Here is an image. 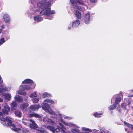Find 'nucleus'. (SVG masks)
I'll return each mask as SVG.
<instances>
[{
    "label": "nucleus",
    "mask_w": 133,
    "mask_h": 133,
    "mask_svg": "<svg viewBox=\"0 0 133 133\" xmlns=\"http://www.w3.org/2000/svg\"><path fill=\"white\" fill-rule=\"evenodd\" d=\"M60 124L61 126H57L56 128L53 126H47V128L51 131L53 133L58 132L61 131L64 133H66L65 131V128L63 127L61 124Z\"/></svg>",
    "instance_id": "obj_2"
},
{
    "label": "nucleus",
    "mask_w": 133,
    "mask_h": 133,
    "mask_svg": "<svg viewBox=\"0 0 133 133\" xmlns=\"http://www.w3.org/2000/svg\"><path fill=\"white\" fill-rule=\"evenodd\" d=\"M76 15L78 19H80L81 17V13L78 11L77 10L76 11Z\"/></svg>",
    "instance_id": "obj_23"
},
{
    "label": "nucleus",
    "mask_w": 133,
    "mask_h": 133,
    "mask_svg": "<svg viewBox=\"0 0 133 133\" xmlns=\"http://www.w3.org/2000/svg\"><path fill=\"white\" fill-rule=\"evenodd\" d=\"M11 105V110H15L17 108V105L15 102H12Z\"/></svg>",
    "instance_id": "obj_14"
},
{
    "label": "nucleus",
    "mask_w": 133,
    "mask_h": 133,
    "mask_svg": "<svg viewBox=\"0 0 133 133\" xmlns=\"http://www.w3.org/2000/svg\"><path fill=\"white\" fill-rule=\"evenodd\" d=\"M8 106H4V108L2 110V113L4 114L7 115L8 114Z\"/></svg>",
    "instance_id": "obj_13"
},
{
    "label": "nucleus",
    "mask_w": 133,
    "mask_h": 133,
    "mask_svg": "<svg viewBox=\"0 0 133 133\" xmlns=\"http://www.w3.org/2000/svg\"><path fill=\"white\" fill-rule=\"evenodd\" d=\"M3 115V114L1 112H0V116H2Z\"/></svg>",
    "instance_id": "obj_46"
},
{
    "label": "nucleus",
    "mask_w": 133,
    "mask_h": 133,
    "mask_svg": "<svg viewBox=\"0 0 133 133\" xmlns=\"http://www.w3.org/2000/svg\"><path fill=\"white\" fill-rule=\"evenodd\" d=\"M34 20L37 22H39L43 20V19L41 17L38 16H37L34 17Z\"/></svg>",
    "instance_id": "obj_16"
},
{
    "label": "nucleus",
    "mask_w": 133,
    "mask_h": 133,
    "mask_svg": "<svg viewBox=\"0 0 133 133\" xmlns=\"http://www.w3.org/2000/svg\"><path fill=\"white\" fill-rule=\"evenodd\" d=\"M65 124L67 126L71 127V126L73 125V124H72L70 123H65Z\"/></svg>",
    "instance_id": "obj_39"
},
{
    "label": "nucleus",
    "mask_w": 133,
    "mask_h": 133,
    "mask_svg": "<svg viewBox=\"0 0 133 133\" xmlns=\"http://www.w3.org/2000/svg\"><path fill=\"white\" fill-rule=\"evenodd\" d=\"M22 122L25 125H27V123L24 120L22 121Z\"/></svg>",
    "instance_id": "obj_41"
},
{
    "label": "nucleus",
    "mask_w": 133,
    "mask_h": 133,
    "mask_svg": "<svg viewBox=\"0 0 133 133\" xmlns=\"http://www.w3.org/2000/svg\"><path fill=\"white\" fill-rule=\"evenodd\" d=\"M5 42L4 38H3L0 39V45H2Z\"/></svg>",
    "instance_id": "obj_34"
},
{
    "label": "nucleus",
    "mask_w": 133,
    "mask_h": 133,
    "mask_svg": "<svg viewBox=\"0 0 133 133\" xmlns=\"http://www.w3.org/2000/svg\"><path fill=\"white\" fill-rule=\"evenodd\" d=\"M115 104H114L112 105H111L109 107V109L110 110H112L115 109V108L116 107Z\"/></svg>",
    "instance_id": "obj_29"
},
{
    "label": "nucleus",
    "mask_w": 133,
    "mask_h": 133,
    "mask_svg": "<svg viewBox=\"0 0 133 133\" xmlns=\"http://www.w3.org/2000/svg\"><path fill=\"white\" fill-rule=\"evenodd\" d=\"M124 123L125 124L130 128L131 129H133V125L130 124L129 123L126 122L125 121H124Z\"/></svg>",
    "instance_id": "obj_26"
},
{
    "label": "nucleus",
    "mask_w": 133,
    "mask_h": 133,
    "mask_svg": "<svg viewBox=\"0 0 133 133\" xmlns=\"http://www.w3.org/2000/svg\"><path fill=\"white\" fill-rule=\"evenodd\" d=\"M131 97L133 96V95L131 96Z\"/></svg>",
    "instance_id": "obj_54"
},
{
    "label": "nucleus",
    "mask_w": 133,
    "mask_h": 133,
    "mask_svg": "<svg viewBox=\"0 0 133 133\" xmlns=\"http://www.w3.org/2000/svg\"><path fill=\"white\" fill-rule=\"evenodd\" d=\"M37 96L36 92H34L33 93L30 95L29 96L31 97H37Z\"/></svg>",
    "instance_id": "obj_30"
},
{
    "label": "nucleus",
    "mask_w": 133,
    "mask_h": 133,
    "mask_svg": "<svg viewBox=\"0 0 133 133\" xmlns=\"http://www.w3.org/2000/svg\"><path fill=\"white\" fill-rule=\"evenodd\" d=\"M82 130L83 131H90V129H89L83 127L82 128Z\"/></svg>",
    "instance_id": "obj_36"
},
{
    "label": "nucleus",
    "mask_w": 133,
    "mask_h": 133,
    "mask_svg": "<svg viewBox=\"0 0 133 133\" xmlns=\"http://www.w3.org/2000/svg\"><path fill=\"white\" fill-rule=\"evenodd\" d=\"M90 14L89 13H88L85 15L84 17V22L86 24H88L89 23L90 19Z\"/></svg>",
    "instance_id": "obj_7"
},
{
    "label": "nucleus",
    "mask_w": 133,
    "mask_h": 133,
    "mask_svg": "<svg viewBox=\"0 0 133 133\" xmlns=\"http://www.w3.org/2000/svg\"><path fill=\"white\" fill-rule=\"evenodd\" d=\"M13 122V121L11 120V119L9 118V127L12 131L18 133H20L21 131V129L16 127L15 125L12 123Z\"/></svg>",
    "instance_id": "obj_3"
},
{
    "label": "nucleus",
    "mask_w": 133,
    "mask_h": 133,
    "mask_svg": "<svg viewBox=\"0 0 133 133\" xmlns=\"http://www.w3.org/2000/svg\"><path fill=\"white\" fill-rule=\"evenodd\" d=\"M29 104L27 103H24L21 104L20 108L21 110H23L28 106Z\"/></svg>",
    "instance_id": "obj_15"
},
{
    "label": "nucleus",
    "mask_w": 133,
    "mask_h": 133,
    "mask_svg": "<svg viewBox=\"0 0 133 133\" xmlns=\"http://www.w3.org/2000/svg\"><path fill=\"white\" fill-rule=\"evenodd\" d=\"M33 82V81L29 79H25L22 82L23 83H25L27 84L31 83Z\"/></svg>",
    "instance_id": "obj_18"
},
{
    "label": "nucleus",
    "mask_w": 133,
    "mask_h": 133,
    "mask_svg": "<svg viewBox=\"0 0 133 133\" xmlns=\"http://www.w3.org/2000/svg\"><path fill=\"white\" fill-rule=\"evenodd\" d=\"M132 115L133 116V114H132Z\"/></svg>",
    "instance_id": "obj_55"
},
{
    "label": "nucleus",
    "mask_w": 133,
    "mask_h": 133,
    "mask_svg": "<svg viewBox=\"0 0 133 133\" xmlns=\"http://www.w3.org/2000/svg\"><path fill=\"white\" fill-rule=\"evenodd\" d=\"M30 108L34 111H37L40 108L39 105H33L30 107Z\"/></svg>",
    "instance_id": "obj_9"
},
{
    "label": "nucleus",
    "mask_w": 133,
    "mask_h": 133,
    "mask_svg": "<svg viewBox=\"0 0 133 133\" xmlns=\"http://www.w3.org/2000/svg\"><path fill=\"white\" fill-rule=\"evenodd\" d=\"M44 122L46 123L54 125L55 124L54 122L52 121L49 119V118L46 117L44 118L43 119Z\"/></svg>",
    "instance_id": "obj_6"
},
{
    "label": "nucleus",
    "mask_w": 133,
    "mask_h": 133,
    "mask_svg": "<svg viewBox=\"0 0 133 133\" xmlns=\"http://www.w3.org/2000/svg\"><path fill=\"white\" fill-rule=\"evenodd\" d=\"M8 88L4 87L3 85L0 86V94H2L6 99L8 100Z\"/></svg>",
    "instance_id": "obj_4"
},
{
    "label": "nucleus",
    "mask_w": 133,
    "mask_h": 133,
    "mask_svg": "<svg viewBox=\"0 0 133 133\" xmlns=\"http://www.w3.org/2000/svg\"><path fill=\"white\" fill-rule=\"evenodd\" d=\"M15 115L19 117H21L22 116V113L21 112L18 110H16L14 112Z\"/></svg>",
    "instance_id": "obj_17"
},
{
    "label": "nucleus",
    "mask_w": 133,
    "mask_h": 133,
    "mask_svg": "<svg viewBox=\"0 0 133 133\" xmlns=\"http://www.w3.org/2000/svg\"><path fill=\"white\" fill-rule=\"evenodd\" d=\"M3 101V99L0 98V102H2Z\"/></svg>",
    "instance_id": "obj_47"
},
{
    "label": "nucleus",
    "mask_w": 133,
    "mask_h": 133,
    "mask_svg": "<svg viewBox=\"0 0 133 133\" xmlns=\"http://www.w3.org/2000/svg\"><path fill=\"white\" fill-rule=\"evenodd\" d=\"M33 116L34 117H36L38 118H40L41 117V116L35 113H34L32 114Z\"/></svg>",
    "instance_id": "obj_31"
},
{
    "label": "nucleus",
    "mask_w": 133,
    "mask_h": 133,
    "mask_svg": "<svg viewBox=\"0 0 133 133\" xmlns=\"http://www.w3.org/2000/svg\"><path fill=\"white\" fill-rule=\"evenodd\" d=\"M4 26V25H2V26L1 27L2 28H3V26Z\"/></svg>",
    "instance_id": "obj_51"
},
{
    "label": "nucleus",
    "mask_w": 133,
    "mask_h": 133,
    "mask_svg": "<svg viewBox=\"0 0 133 133\" xmlns=\"http://www.w3.org/2000/svg\"><path fill=\"white\" fill-rule=\"evenodd\" d=\"M2 29H0V33H1L2 32Z\"/></svg>",
    "instance_id": "obj_48"
},
{
    "label": "nucleus",
    "mask_w": 133,
    "mask_h": 133,
    "mask_svg": "<svg viewBox=\"0 0 133 133\" xmlns=\"http://www.w3.org/2000/svg\"><path fill=\"white\" fill-rule=\"evenodd\" d=\"M72 133H81L79 132V130L77 129H74L71 130Z\"/></svg>",
    "instance_id": "obj_25"
},
{
    "label": "nucleus",
    "mask_w": 133,
    "mask_h": 133,
    "mask_svg": "<svg viewBox=\"0 0 133 133\" xmlns=\"http://www.w3.org/2000/svg\"><path fill=\"white\" fill-rule=\"evenodd\" d=\"M3 18L5 22L8 23V15L5 14L3 16Z\"/></svg>",
    "instance_id": "obj_19"
},
{
    "label": "nucleus",
    "mask_w": 133,
    "mask_h": 133,
    "mask_svg": "<svg viewBox=\"0 0 133 133\" xmlns=\"http://www.w3.org/2000/svg\"><path fill=\"white\" fill-rule=\"evenodd\" d=\"M15 100L19 103H22L23 100V98L21 96H15L14 98Z\"/></svg>",
    "instance_id": "obj_12"
},
{
    "label": "nucleus",
    "mask_w": 133,
    "mask_h": 133,
    "mask_svg": "<svg viewBox=\"0 0 133 133\" xmlns=\"http://www.w3.org/2000/svg\"><path fill=\"white\" fill-rule=\"evenodd\" d=\"M30 121L32 123L30 125V127L31 128L35 129L36 128L38 127L37 125L33 120L31 119Z\"/></svg>",
    "instance_id": "obj_8"
},
{
    "label": "nucleus",
    "mask_w": 133,
    "mask_h": 133,
    "mask_svg": "<svg viewBox=\"0 0 133 133\" xmlns=\"http://www.w3.org/2000/svg\"><path fill=\"white\" fill-rule=\"evenodd\" d=\"M39 100L38 99L36 98L33 100V102L34 103H37L38 102Z\"/></svg>",
    "instance_id": "obj_38"
},
{
    "label": "nucleus",
    "mask_w": 133,
    "mask_h": 133,
    "mask_svg": "<svg viewBox=\"0 0 133 133\" xmlns=\"http://www.w3.org/2000/svg\"><path fill=\"white\" fill-rule=\"evenodd\" d=\"M65 118L67 119H68L69 117H65Z\"/></svg>",
    "instance_id": "obj_49"
},
{
    "label": "nucleus",
    "mask_w": 133,
    "mask_h": 133,
    "mask_svg": "<svg viewBox=\"0 0 133 133\" xmlns=\"http://www.w3.org/2000/svg\"><path fill=\"white\" fill-rule=\"evenodd\" d=\"M102 114H98L97 113H96L95 114H94V116L95 117H100V115H101Z\"/></svg>",
    "instance_id": "obj_32"
},
{
    "label": "nucleus",
    "mask_w": 133,
    "mask_h": 133,
    "mask_svg": "<svg viewBox=\"0 0 133 133\" xmlns=\"http://www.w3.org/2000/svg\"><path fill=\"white\" fill-rule=\"evenodd\" d=\"M90 1L92 3H95L96 0H90Z\"/></svg>",
    "instance_id": "obj_43"
},
{
    "label": "nucleus",
    "mask_w": 133,
    "mask_h": 133,
    "mask_svg": "<svg viewBox=\"0 0 133 133\" xmlns=\"http://www.w3.org/2000/svg\"><path fill=\"white\" fill-rule=\"evenodd\" d=\"M126 105V104L125 103H123L121 104V107L122 108L125 109Z\"/></svg>",
    "instance_id": "obj_37"
},
{
    "label": "nucleus",
    "mask_w": 133,
    "mask_h": 133,
    "mask_svg": "<svg viewBox=\"0 0 133 133\" xmlns=\"http://www.w3.org/2000/svg\"><path fill=\"white\" fill-rule=\"evenodd\" d=\"M1 120L5 122V124L6 126H8V117H6V118L2 117L0 118Z\"/></svg>",
    "instance_id": "obj_10"
},
{
    "label": "nucleus",
    "mask_w": 133,
    "mask_h": 133,
    "mask_svg": "<svg viewBox=\"0 0 133 133\" xmlns=\"http://www.w3.org/2000/svg\"><path fill=\"white\" fill-rule=\"evenodd\" d=\"M29 132V130H28L26 128L24 129L23 130V133H27Z\"/></svg>",
    "instance_id": "obj_33"
},
{
    "label": "nucleus",
    "mask_w": 133,
    "mask_h": 133,
    "mask_svg": "<svg viewBox=\"0 0 133 133\" xmlns=\"http://www.w3.org/2000/svg\"><path fill=\"white\" fill-rule=\"evenodd\" d=\"M11 96L10 94H9V100L11 98Z\"/></svg>",
    "instance_id": "obj_45"
},
{
    "label": "nucleus",
    "mask_w": 133,
    "mask_h": 133,
    "mask_svg": "<svg viewBox=\"0 0 133 133\" xmlns=\"http://www.w3.org/2000/svg\"><path fill=\"white\" fill-rule=\"evenodd\" d=\"M51 95L49 93L46 92H45L42 95V97L43 98H45L46 97H49L51 96Z\"/></svg>",
    "instance_id": "obj_22"
},
{
    "label": "nucleus",
    "mask_w": 133,
    "mask_h": 133,
    "mask_svg": "<svg viewBox=\"0 0 133 133\" xmlns=\"http://www.w3.org/2000/svg\"><path fill=\"white\" fill-rule=\"evenodd\" d=\"M18 93L21 95H26V92H23L21 90H19L18 91Z\"/></svg>",
    "instance_id": "obj_28"
},
{
    "label": "nucleus",
    "mask_w": 133,
    "mask_h": 133,
    "mask_svg": "<svg viewBox=\"0 0 133 133\" xmlns=\"http://www.w3.org/2000/svg\"><path fill=\"white\" fill-rule=\"evenodd\" d=\"M70 2H71V3L72 4H74L75 1L74 0H70Z\"/></svg>",
    "instance_id": "obj_42"
},
{
    "label": "nucleus",
    "mask_w": 133,
    "mask_h": 133,
    "mask_svg": "<svg viewBox=\"0 0 133 133\" xmlns=\"http://www.w3.org/2000/svg\"><path fill=\"white\" fill-rule=\"evenodd\" d=\"M77 8L79 10H80V9H81V7L79 6H77Z\"/></svg>",
    "instance_id": "obj_44"
},
{
    "label": "nucleus",
    "mask_w": 133,
    "mask_h": 133,
    "mask_svg": "<svg viewBox=\"0 0 133 133\" xmlns=\"http://www.w3.org/2000/svg\"><path fill=\"white\" fill-rule=\"evenodd\" d=\"M44 101L46 102L47 103H50L51 104H54V102L53 101V100H52L46 99L44 100Z\"/></svg>",
    "instance_id": "obj_27"
},
{
    "label": "nucleus",
    "mask_w": 133,
    "mask_h": 133,
    "mask_svg": "<svg viewBox=\"0 0 133 133\" xmlns=\"http://www.w3.org/2000/svg\"><path fill=\"white\" fill-rule=\"evenodd\" d=\"M51 1V0H42L37 3V6L39 7H43V9H45L40 12L41 15H46L47 16V18L49 19H51L53 17L52 14H55L54 10L50 11V9L47 8L50 5Z\"/></svg>",
    "instance_id": "obj_1"
},
{
    "label": "nucleus",
    "mask_w": 133,
    "mask_h": 133,
    "mask_svg": "<svg viewBox=\"0 0 133 133\" xmlns=\"http://www.w3.org/2000/svg\"><path fill=\"white\" fill-rule=\"evenodd\" d=\"M31 88V87L27 85L22 86L20 87V89L21 90L24 91L25 90H29Z\"/></svg>",
    "instance_id": "obj_11"
},
{
    "label": "nucleus",
    "mask_w": 133,
    "mask_h": 133,
    "mask_svg": "<svg viewBox=\"0 0 133 133\" xmlns=\"http://www.w3.org/2000/svg\"><path fill=\"white\" fill-rule=\"evenodd\" d=\"M80 24V22L79 20H75L72 23V25H79Z\"/></svg>",
    "instance_id": "obj_24"
},
{
    "label": "nucleus",
    "mask_w": 133,
    "mask_h": 133,
    "mask_svg": "<svg viewBox=\"0 0 133 133\" xmlns=\"http://www.w3.org/2000/svg\"><path fill=\"white\" fill-rule=\"evenodd\" d=\"M1 106H0V109H1Z\"/></svg>",
    "instance_id": "obj_53"
},
{
    "label": "nucleus",
    "mask_w": 133,
    "mask_h": 133,
    "mask_svg": "<svg viewBox=\"0 0 133 133\" xmlns=\"http://www.w3.org/2000/svg\"><path fill=\"white\" fill-rule=\"evenodd\" d=\"M9 110H10V107H9Z\"/></svg>",
    "instance_id": "obj_52"
},
{
    "label": "nucleus",
    "mask_w": 133,
    "mask_h": 133,
    "mask_svg": "<svg viewBox=\"0 0 133 133\" xmlns=\"http://www.w3.org/2000/svg\"><path fill=\"white\" fill-rule=\"evenodd\" d=\"M75 3L77 4L80 5H84V2L82 0H76L75 1Z\"/></svg>",
    "instance_id": "obj_20"
},
{
    "label": "nucleus",
    "mask_w": 133,
    "mask_h": 133,
    "mask_svg": "<svg viewBox=\"0 0 133 133\" xmlns=\"http://www.w3.org/2000/svg\"><path fill=\"white\" fill-rule=\"evenodd\" d=\"M42 107L46 112H50V110L51 108L49 105L46 103H44L42 105Z\"/></svg>",
    "instance_id": "obj_5"
},
{
    "label": "nucleus",
    "mask_w": 133,
    "mask_h": 133,
    "mask_svg": "<svg viewBox=\"0 0 133 133\" xmlns=\"http://www.w3.org/2000/svg\"><path fill=\"white\" fill-rule=\"evenodd\" d=\"M121 98L120 97H117L115 99V104H117L119 103L121 101Z\"/></svg>",
    "instance_id": "obj_21"
},
{
    "label": "nucleus",
    "mask_w": 133,
    "mask_h": 133,
    "mask_svg": "<svg viewBox=\"0 0 133 133\" xmlns=\"http://www.w3.org/2000/svg\"><path fill=\"white\" fill-rule=\"evenodd\" d=\"M36 130L38 131V133H44L45 131L44 130H41L39 129H37Z\"/></svg>",
    "instance_id": "obj_35"
},
{
    "label": "nucleus",
    "mask_w": 133,
    "mask_h": 133,
    "mask_svg": "<svg viewBox=\"0 0 133 133\" xmlns=\"http://www.w3.org/2000/svg\"><path fill=\"white\" fill-rule=\"evenodd\" d=\"M120 106L119 105L118 106V108L116 109L119 112H121V111L120 109Z\"/></svg>",
    "instance_id": "obj_40"
},
{
    "label": "nucleus",
    "mask_w": 133,
    "mask_h": 133,
    "mask_svg": "<svg viewBox=\"0 0 133 133\" xmlns=\"http://www.w3.org/2000/svg\"><path fill=\"white\" fill-rule=\"evenodd\" d=\"M68 29L69 30L71 29V28L70 27H69L68 28Z\"/></svg>",
    "instance_id": "obj_50"
}]
</instances>
